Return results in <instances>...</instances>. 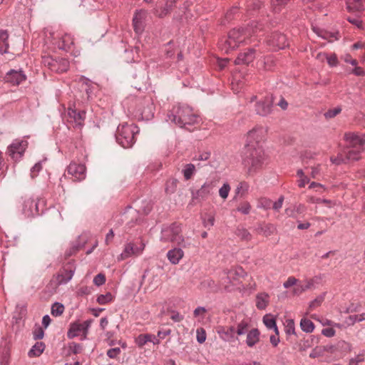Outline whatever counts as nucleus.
Segmentation results:
<instances>
[{
	"label": "nucleus",
	"instance_id": "nucleus-47",
	"mask_svg": "<svg viewBox=\"0 0 365 365\" xmlns=\"http://www.w3.org/2000/svg\"><path fill=\"white\" fill-rule=\"evenodd\" d=\"M341 107L338 106L334 108L329 110L324 114V115L327 119H330L337 115L339 113H341Z\"/></svg>",
	"mask_w": 365,
	"mask_h": 365
},
{
	"label": "nucleus",
	"instance_id": "nucleus-35",
	"mask_svg": "<svg viewBox=\"0 0 365 365\" xmlns=\"http://www.w3.org/2000/svg\"><path fill=\"white\" fill-rule=\"evenodd\" d=\"M235 235L243 241H250L252 235L250 232L242 226H238L235 232Z\"/></svg>",
	"mask_w": 365,
	"mask_h": 365
},
{
	"label": "nucleus",
	"instance_id": "nucleus-3",
	"mask_svg": "<svg viewBox=\"0 0 365 365\" xmlns=\"http://www.w3.org/2000/svg\"><path fill=\"white\" fill-rule=\"evenodd\" d=\"M242 164L247 168L249 174L255 173L262 166L264 151L258 143H247L242 151Z\"/></svg>",
	"mask_w": 365,
	"mask_h": 365
},
{
	"label": "nucleus",
	"instance_id": "nucleus-30",
	"mask_svg": "<svg viewBox=\"0 0 365 365\" xmlns=\"http://www.w3.org/2000/svg\"><path fill=\"white\" fill-rule=\"evenodd\" d=\"M346 9L349 12H360L364 9L361 0H347Z\"/></svg>",
	"mask_w": 365,
	"mask_h": 365
},
{
	"label": "nucleus",
	"instance_id": "nucleus-43",
	"mask_svg": "<svg viewBox=\"0 0 365 365\" xmlns=\"http://www.w3.org/2000/svg\"><path fill=\"white\" fill-rule=\"evenodd\" d=\"M364 355H365V351H361L358 355H356L354 358H351L349 360L348 365H359V364L361 362H363L364 361Z\"/></svg>",
	"mask_w": 365,
	"mask_h": 365
},
{
	"label": "nucleus",
	"instance_id": "nucleus-40",
	"mask_svg": "<svg viewBox=\"0 0 365 365\" xmlns=\"http://www.w3.org/2000/svg\"><path fill=\"white\" fill-rule=\"evenodd\" d=\"M113 297L110 292H107L106 294H100L97 297V302L99 304H106L110 302H112Z\"/></svg>",
	"mask_w": 365,
	"mask_h": 365
},
{
	"label": "nucleus",
	"instance_id": "nucleus-24",
	"mask_svg": "<svg viewBox=\"0 0 365 365\" xmlns=\"http://www.w3.org/2000/svg\"><path fill=\"white\" fill-rule=\"evenodd\" d=\"M217 332L222 339L225 341H230L235 339V328L233 326L222 327L218 329Z\"/></svg>",
	"mask_w": 365,
	"mask_h": 365
},
{
	"label": "nucleus",
	"instance_id": "nucleus-2",
	"mask_svg": "<svg viewBox=\"0 0 365 365\" xmlns=\"http://www.w3.org/2000/svg\"><path fill=\"white\" fill-rule=\"evenodd\" d=\"M129 110L138 119L151 120L154 116L155 106L150 95L140 96L131 98Z\"/></svg>",
	"mask_w": 365,
	"mask_h": 365
},
{
	"label": "nucleus",
	"instance_id": "nucleus-45",
	"mask_svg": "<svg viewBox=\"0 0 365 365\" xmlns=\"http://www.w3.org/2000/svg\"><path fill=\"white\" fill-rule=\"evenodd\" d=\"M43 63L53 71L54 65H56V58H53L51 56L44 57L43 58Z\"/></svg>",
	"mask_w": 365,
	"mask_h": 365
},
{
	"label": "nucleus",
	"instance_id": "nucleus-46",
	"mask_svg": "<svg viewBox=\"0 0 365 365\" xmlns=\"http://www.w3.org/2000/svg\"><path fill=\"white\" fill-rule=\"evenodd\" d=\"M285 332L287 335L295 334L294 322L293 319L286 321Z\"/></svg>",
	"mask_w": 365,
	"mask_h": 365
},
{
	"label": "nucleus",
	"instance_id": "nucleus-13",
	"mask_svg": "<svg viewBox=\"0 0 365 365\" xmlns=\"http://www.w3.org/2000/svg\"><path fill=\"white\" fill-rule=\"evenodd\" d=\"M274 98L272 96H267L263 99L257 101L255 104L257 114L262 116H267L272 113Z\"/></svg>",
	"mask_w": 365,
	"mask_h": 365
},
{
	"label": "nucleus",
	"instance_id": "nucleus-50",
	"mask_svg": "<svg viewBox=\"0 0 365 365\" xmlns=\"http://www.w3.org/2000/svg\"><path fill=\"white\" fill-rule=\"evenodd\" d=\"M337 34H338V33H328L327 31L322 32L321 31L320 37H321V38L327 39V40H328V41L331 42L334 40L337 39V37H336Z\"/></svg>",
	"mask_w": 365,
	"mask_h": 365
},
{
	"label": "nucleus",
	"instance_id": "nucleus-34",
	"mask_svg": "<svg viewBox=\"0 0 365 365\" xmlns=\"http://www.w3.org/2000/svg\"><path fill=\"white\" fill-rule=\"evenodd\" d=\"M195 171L196 170L195 165L192 163H187L183 166L182 173L185 180H188L191 179L192 177L195 175Z\"/></svg>",
	"mask_w": 365,
	"mask_h": 365
},
{
	"label": "nucleus",
	"instance_id": "nucleus-36",
	"mask_svg": "<svg viewBox=\"0 0 365 365\" xmlns=\"http://www.w3.org/2000/svg\"><path fill=\"white\" fill-rule=\"evenodd\" d=\"M152 338H153V334H140L135 338V342L138 347L142 348L148 341H151Z\"/></svg>",
	"mask_w": 365,
	"mask_h": 365
},
{
	"label": "nucleus",
	"instance_id": "nucleus-59",
	"mask_svg": "<svg viewBox=\"0 0 365 365\" xmlns=\"http://www.w3.org/2000/svg\"><path fill=\"white\" fill-rule=\"evenodd\" d=\"M69 349L72 351L73 354H77L81 351L82 346L79 344L73 342L69 345Z\"/></svg>",
	"mask_w": 365,
	"mask_h": 365
},
{
	"label": "nucleus",
	"instance_id": "nucleus-10",
	"mask_svg": "<svg viewBox=\"0 0 365 365\" xmlns=\"http://www.w3.org/2000/svg\"><path fill=\"white\" fill-rule=\"evenodd\" d=\"M43 206V202L33 198L26 199L23 204V212L27 217L40 215L43 213V207L39 210V206Z\"/></svg>",
	"mask_w": 365,
	"mask_h": 365
},
{
	"label": "nucleus",
	"instance_id": "nucleus-48",
	"mask_svg": "<svg viewBox=\"0 0 365 365\" xmlns=\"http://www.w3.org/2000/svg\"><path fill=\"white\" fill-rule=\"evenodd\" d=\"M230 190V185L228 183H224L219 190V195L222 199H226L228 197Z\"/></svg>",
	"mask_w": 365,
	"mask_h": 365
},
{
	"label": "nucleus",
	"instance_id": "nucleus-25",
	"mask_svg": "<svg viewBox=\"0 0 365 365\" xmlns=\"http://www.w3.org/2000/svg\"><path fill=\"white\" fill-rule=\"evenodd\" d=\"M182 248V247H175L168 252L167 257L171 264H177L182 258V257L184 256V252Z\"/></svg>",
	"mask_w": 365,
	"mask_h": 365
},
{
	"label": "nucleus",
	"instance_id": "nucleus-27",
	"mask_svg": "<svg viewBox=\"0 0 365 365\" xmlns=\"http://www.w3.org/2000/svg\"><path fill=\"white\" fill-rule=\"evenodd\" d=\"M260 332L258 329L254 328L247 334L246 344L249 347L254 346L259 340Z\"/></svg>",
	"mask_w": 365,
	"mask_h": 365
},
{
	"label": "nucleus",
	"instance_id": "nucleus-32",
	"mask_svg": "<svg viewBox=\"0 0 365 365\" xmlns=\"http://www.w3.org/2000/svg\"><path fill=\"white\" fill-rule=\"evenodd\" d=\"M45 344L43 342H36L28 353L30 357L40 356L45 349Z\"/></svg>",
	"mask_w": 365,
	"mask_h": 365
},
{
	"label": "nucleus",
	"instance_id": "nucleus-20",
	"mask_svg": "<svg viewBox=\"0 0 365 365\" xmlns=\"http://www.w3.org/2000/svg\"><path fill=\"white\" fill-rule=\"evenodd\" d=\"M269 42L270 45L278 49H283L288 46L286 36L279 32L272 34Z\"/></svg>",
	"mask_w": 365,
	"mask_h": 365
},
{
	"label": "nucleus",
	"instance_id": "nucleus-52",
	"mask_svg": "<svg viewBox=\"0 0 365 365\" xmlns=\"http://www.w3.org/2000/svg\"><path fill=\"white\" fill-rule=\"evenodd\" d=\"M105 282H106V277L103 274L99 273L94 277L93 283L96 286H98V287L101 286L103 284H105Z\"/></svg>",
	"mask_w": 365,
	"mask_h": 365
},
{
	"label": "nucleus",
	"instance_id": "nucleus-12",
	"mask_svg": "<svg viewBox=\"0 0 365 365\" xmlns=\"http://www.w3.org/2000/svg\"><path fill=\"white\" fill-rule=\"evenodd\" d=\"M324 350L330 351L335 358L339 359L351 351V345L345 341H340L335 345L324 346Z\"/></svg>",
	"mask_w": 365,
	"mask_h": 365
},
{
	"label": "nucleus",
	"instance_id": "nucleus-49",
	"mask_svg": "<svg viewBox=\"0 0 365 365\" xmlns=\"http://www.w3.org/2000/svg\"><path fill=\"white\" fill-rule=\"evenodd\" d=\"M178 180L173 179L167 182L165 191L168 193H173L176 190Z\"/></svg>",
	"mask_w": 365,
	"mask_h": 365
},
{
	"label": "nucleus",
	"instance_id": "nucleus-37",
	"mask_svg": "<svg viewBox=\"0 0 365 365\" xmlns=\"http://www.w3.org/2000/svg\"><path fill=\"white\" fill-rule=\"evenodd\" d=\"M300 327L302 331L310 333L314 329V323L309 319L302 318L300 321Z\"/></svg>",
	"mask_w": 365,
	"mask_h": 365
},
{
	"label": "nucleus",
	"instance_id": "nucleus-5",
	"mask_svg": "<svg viewBox=\"0 0 365 365\" xmlns=\"http://www.w3.org/2000/svg\"><path fill=\"white\" fill-rule=\"evenodd\" d=\"M160 240L164 242L176 243L183 248L189 247L191 245V243L183 237L181 225L178 222L163 225L161 229Z\"/></svg>",
	"mask_w": 365,
	"mask_h": 365
},
{
	"label": "nucleus",
	"instance_id": "nucleus-41",
	"mask_svg": "<svg viewBox=\"0 0 365 365\" xmlns=\"http://www.w3.org/2000/svg\"><path fill=\"white\" fill-rule=\"evenodd\" d=\"M313 286L312 282H308L305 284H297L294 287V294H299L306 289H310Z\"/></svg>",
	"mask_w": 365,
	"mask_h": 365
},
{
	"label": "nucleus",
	"instance_id": "nucleus-54",
	"mask_svg": "<svg viewBox=\"0 0 365 365\" xmlns=\"http://www.w3.org/2000/svg\"><path fill=\"white\" fill-rule=\"evenodd\" d=\"M251 209V206L249 202H244L242 205H240L237 207V211L242 212L244 215H247L250 213Z\"/></svg>",
	"mask_w": 365,
	"mask_h": 365
},
{
	"label": "nucleus",
	"instance_id": "nucleus-21",
	"mask_svg": "<svg viewBox=\"0 0 365 365\" xmlns=\"http://www.w3.org/2000/svg\"><path fill=\"white\" fill-rule=\"evenodd\" d=\"M256 50L254 48H248L247 51L240 53L235 60L236 65L245 64L248 65L255 58Z\"/></svg>",
	"mask_w": 365,
	"mask_h": 365
},
{
	"label": "nucleus",
	"instance_id": "nucleus-26",
	"mask_svg": "<svg viewBox=\"0 0 365 365\" xmlns=\"http://www.w3.org/2000/svg\"><path fill=\"white\" fill-rule=\"evenodd\" d=\"M255 231L257 234L269 237L275 232L276 227L274 225L270 223H260L255 227Z\"/></svg>",
	"mask_w": 365,
	"mask_h": 365
},
{
	"label": "nucleus",
	"instance_id": "nucleus-31",
	"mask_svg": "<svg viewBox=\"0 0 365 365\" xmlns=\"http://www.w3.org/2000/svg\"><path fill=\"white\" fill-rule=\"evenodd\" d=\"M69 68V61L65 58L56 59V65H54L53 71L56 73H64Z\"/></svg>",
	"mask_w": 365,
	"mask_h": 365
},
{
	"label": "nucleus",
	"instance_id": "nucleus-29",
	"mask_svg": "<svg viewBox=\"0 0 365 365\" xmlns=\"http://www.w3.org/2000/svg\"><path fill=\"white\" fill-rule=\"evenodd\" d=\"M9 48V34L5 30H0V54L8 52Z\"/></svg>",
	"mask_w": 365,
	"mask_h": 365
},
{
	"label": "nucleus",
	"instance_id": "nucleus-56",
	"mask_svg": "<svg viewBox=\"0 0 365 365\" xmlns=\"http://www.w3.org/2000/svg\"><path fill=\"white\" fill-rule=\"evenodd\" d=\"M33 334L35 340L41 339L44 336L43 329L41 327H38L34 330Z\"/></svg>",
	"mask_w": 365,
	"mask_h": 365
},
{
	"label": "nucleus",
	"instance_id": "nucleus-19",
	"mask_svg": "<svg viewBox=\"0 0 365 365\" xmlns=\"http://www.w3.org/2000/svg\"><path fill=\"white\" fill-rule=\"evenodd\" d=\"M344 139L347 143V147L363 149L365 139L354 133H348L344 135Z\"/></svg>",
	"mask_w": 365,
	"mask_h": 365
},
{
	"label": "nucleus",
	"instance_id": "nucleus-53",
	"mask_svg": "<svg viewBox=\"0 0 365 365\" xmlns=\"http://www.w3.org/2000/svg\"><path fill=\"white\" fill-rule=\"evenodd\" d=\"M349 319L351 322L352 324H355L356 322L364 321L365 312L360 314L351 315L349 316Z\"/></svg>",
	"mask_w": 365,
	"mask_h": 365
},
{
	"label": "nucleus",
	"instance_id": "nucleus-64",
	"mask_svg": "<svg viewBox=\"0 0 365 365\" xmlns=\"http://www.w3.org/2000/svg\"><path fill=\"white\" fill-rule=\"evenodd\" d=\"M297 279L293 277H290L287 279V280L284 283V287L285 288H289L294 284H296V282H297Z\"/></svg>",
	"mask_w": 365,
	"mask_h": 365
},
{
	"label": "nucleus",
	"instance_id": "nucleus-61",
	"mask_svg": "<svg viewBox=\"0 0 365 365\" xmlns=\"http://www.w3.org/2000/svg\"><path fill=\"white\" fill-rule=\"evenodd\" d=\"M170 319L175 322H180L184 319L183 316L180 314L179 312L173 310Z\"/></svg>",
	"mask_w": 365,
	"mask_h": 365
},
{
	"label": "nucleus",
	"instance_id": "nucleus-6",
	"mask_svg": "<svg viewBox=\"0 0 365 365\" xmlns=\"http://www.w3.org/2000/svg\"><path fill=\"white\" fill-rule=\"evenodd\" d=\"M138 132L139 128L135 124L120 125L115 133L116 141L124 148H131L135 142V135Z\"/></svg>",
	"mask_w": 365,
	"mask_h": 365
},
{
	"label": "nucleus",
	"instance_id": "nucleus-23",
	"mask_svg": "<svg viewBox=\"0 0 365 365\" xmlns=\"http://www.w3.org/2000/svg\"><path fill=\"white\" fill-rule=\"evenodd\" d=\"M145 247L144 243L140 242V248L134 250V244L129 242L125 245L123 252L120 254V259H124L132 255H140Z\"/></svg>",
	"mask_w": 365,
	"mask_h": 365
},
{
	"label": "nucleus",
	"instance_id": "nucleus-7",
	"mask_svg": "<svg viewBox=\"0 0 365 365\" xmlns=\"http://www.w3.org/2000/svg\"><path fill=\"white\" fill-rule=\"evenodd\" d=\"M129 73L131 77L135 80L132 86L138 91L145 87L147 83V72L145 66L143 63H138L132 66Z\"/></svg>",
	"mask_w": 365,
	"mask_h": 365
},
{
	"label": "nucleus",
	"instance_id": "nucleus-17",
	"mask_svg": "<svg viewBox=\"0 0 365 365\" xmlns=\"http://www.w3.org/2000/svg\"><path fill=\"white\" fill-rule=\"evenodd\" d=\"M91 320H86L81 324H73L68 331L67 336L68 339H73L83 332L86 334L91 326Z\"/></svg>",
	"mask_w": 365,
	"mask_h": 365
},
{
	"label": "nucleus",
	"instance_id": "nucleus-58",
	"mask_svg": "<svg viewBox=\"0 0 365 365\" xmlns=\"http://www.w3.org/2000/svg\"><path fill=\"white\" fill-rule=\"evenodd\" d=\"M210 152H202V153H199L198 155H196L195 158H193L192 160L206 161L210 158Z\"/></svg>",
	"mask_w": 365,
	"mask_h": 365
},
{
	"label": "nucleus",
	"instance_id": "nucleus-63",
	"mask_svg": "<svg viewBox=\"0 0 365 365\" xmlns=\"http://www.w3.org/2000/svg\"><path fill=\"white\" fill-rule=\"evenodd\" d=\"M207 312V309L204 307H197L193 312V315L197 317L200 315H203Z\"/></svg>",
	"mask_w": 365,
	"mask_h": 365
},
{
	"label": "nucleus",
	"instance_id": "nucleus-39",
	"mask_svg": "<svg viewBox=\"0 0 365 365\" xmlns=\"http://www.w3.org/2000/svg\"><path fill=\"white\" fill-rule=\"evenodd\" d=\"M249 324L245 321H242L237 324V329H235V334L237 335H243L247 334Z\"/></svg>",
	"mask_w": 365,
	"mask_h": 365
},
{
	"label": "nucleus",
	"instance_id": "nucleus-18",
	"mask_svg": "<svg viewBox=\"0 0 365 365\" xmlns=\"http://www.w3.org/2000/svg\"><path fill=\"white\" fill-rule=\"evenodd\" d=\"M4 79L6 82L17 86L26 81V76L22 70L11 69L6 73Z\"/></svg>",
	"mask_w": 365,
	"mask_h": 365
},
{
	"label": "nucleus",
	"instance_id": "nucleus-57",
	"mask_svg": "<svg viewBox=\"0 0 365 365\" xmlns=\"http://www.w3.org/2000/svg\"><path fill=\"white\" fill-rule=\"evenodd\" d=\"M120 353L119 347L111 348L107 351V356L110 359H115Z\"/></svg>",
	"mask_w": 365,
	"mask_h": 365
},
{
	"label": "nucleus",
	"instance_id": "nucleus-62",
	"mask_svg": "<svg viewBox=\"0 0 365 365\" xmlns=\"http://www.w3.org/2000/svg\"><path fill=\"white\" fill-rule=\"evenodd\" d=\"M248 185L245 182H240L237 189H236V193L239 194L242 192V195L244 194L247 190Z\"/></svg>",
	"mask_w": 365,
	"mask_h": 365
},
{
	"label": "nucleus",
	"instance_id": "nucleus-8",
	"mask_svg": "<svg viewBox=\"0 0 365 365\" xmlns=\"http://www.w3.org/2000/svg\"><path fill=\"white\" fill-rule=\"evenodd\" d=\"M363 149L346 147V148L337 157L330 158L331 162L335 165L346 163L349 160H358L360 158V153Z\"/></svg>",
	"mask_w": 365,
	"mask_h": 365
},
{
	"label": "nucleus",
	"instance_id": "nucleus-42",
	"mask_svg": "<svg viewBox=\"0 0 365 365\" xmlns=\"http://www.w3.org/2000/svg\"><path fill=\"white\" fill-rule=\"evenodd\" d=\"M257 128H253L247 133V143L255 144L258 143L257 141Z\"/></svg>",
	"mask_w": 365,
	"mask_h": 365
},
{
	"label": "nucleus",
	"instance_id": "nucleus-38",
	"mask_svg": "<svg viewBox=\"0 0 365 365\" xmlns=\"http://www.w3.org/2000/svg\"><path fill=\"white\" fill-rule=\"evenodd\" d=\"M64 309L63 304L55 302L51 307V314L54 317H59L63 313Z\"/></svg>",
	"mask_w": 365,
	"mask_h": 365
},
{
	"label": "nucleus",
	"instance_id": "nucleus-33",
	"mask_svg": "<svg viewBox=\"0 0 365 365\" xmlns=\"http://www.w3.org/2000/svg\"><path fill=\"white\" fill-rule=\"evenodd\" d=\"M268 294L266 293H260L257 295L256 297V306L260 309H264L268 304Z\"/></svg>",
	"mask_w": 365,
	"mask_h": 365
},
{
	"label": "nucleus",
	"instance_id": "nucleus-55",
	"mask_svg": "<svg viewBox=\"0 0 365 365\" xmlns=\"http://www.w3.org/2000/svg\"><path fill=\"white\" fill-rule=\"evenodd\" d=\"M347 21L351 23V24L356 26L359 29H363V22L362 21L358 18V17H348Z\"/></svg>",
	"mask_w": 365,
	"mask_h": 365
},
{
	"label": "nucleus",
	"instance_id": "nucleus-1",
	"mask_svg": "<svg viewBox=\"0 0 365 365\" xmlns=\"http://www.w3.org/2000/svg\"><path fill=\"white\" fill-rule=\"evenodd\" d=\"M168 120L180 128L188 129L187 125L197 123L198 116L193 113L190 106L178 104L174 106L170 110Z\"/></svg>",
	"mask_w": 365,
	"mask_h": 365
},
{
	"label": "nucleus",
	"instance_id": "nucleus-14",
	"mask_svg": "<svg viewBox=\"0 0 365 365\" xmlns=\"http://www.w3.org/2000/svg\"><path fill=\"white\" fill-rule=\"evenodd\" d=\"M215 185L213 182H205L200 189L191 190L192 200H204L208 197L213 190Z\"/></svg>",
	"mask_w": 365,
	"mask_h": 365
},
{
	"label": "nucleus",
	"instance_id": "nucleus-9",
	"mask_svg": "<svg viewBox=\"0 0 365 365\" xmlns=\"http://www.w3.org/2000/svg\"><path fill=\"white\" fill-rule=\"evenodd\" d=\"M76 270L75 264L73 262L66 264L58 272L56 276V286L68 283L73 277Z\"/></svg>",
	"mask_w": 365,
	"mask_h": 365
},
{
	"label": "nucleus",
	"instance_id": "nucleus-60",
	"mask_svg": "<svg viewBox=\"0 0 365 365\" xmlns=\"http://www.w3.org/2000/svg\"><path fill=\"white\" fill-rule=\"evenodd\" d=\"M326 58L327 63L330 66H336L337 65L338 60L335 54H331L330 56L326 55Z\"/></svg>",
	"mask_w": 365,
	"mask_h": 365
},
{
	"label": "nucleus",
	"instance_id": "nucleus-51",
	"mask_svg": "<svg viewBox=\"0 0 365 365\" xmlns=\"http://www.w3.org/2000/svg\"><path fill=\"white\" fill-rule=\"evenodd\" d=\"M206 340V332L203 328L197 329V341L200 344H202Z\"/></svg>",
	"mask_w": 365,
	"mask_h": 365
},
{
	"label": "nucleus",
	"instance_id": "nucleus-44",
	"mask_svg": "<svg viewBox=\"0 0 365 365\" xmlns=\"http://www.w3.org/2000/svg\"><path fill=\"white\" fill-rule=\"evenodd\" d=\"M275 66V60L272 56H266L264 58V68L265 70H272Z\"/></svg>",
	"mask_w": 365,
	"mask_h": 365
},
{
	"label": "nucleus",
	"instance_id": "nucleus-22",
	"mask_svg": "<svg viewBox=\"0 0 365 365\" xmlns=\"http://www.w3.org/2000/svg\"><path fill=\"white\" fill-rule=\"evenodd\" d=\"M68 115L77 125H81L86 118V111L69 107L68 108Z\"/></svg>",
	"mask_w": 365,
	"mask_h": 365
},
{
	"label": "nucleus",
	"instance_id": "nucleus-28",
	"mask_svg": "<svg viewBox=\"0 0 365 365\" xmlns=\"http://www.w3.org/2000/svg\"><path fill=\"white\" fill-rule=\"evenodd\" d=\"M262 322L267 329H273L275 334H279L276 319L271 314H265L262 318Z\"/></svg>",
	"mask_w": 365,
	"mask_h": 365
},
{
	"label": "nucleus",
	"instance_id": "nucleus-11",
	"mask_svg": "<svg viewBox=\"0 0 365 365\" xmlns=\"http://www.w3.org/2000/svg\"><path fill=\"white\" fill-rule=\"evenodd\" d=\"M28 142L23 140H15L8 147L7 153L12 159L17 161L21 158L26 148Z\"/></svg>",
	"mask_w": 365,
	"mask_h": 365
},
{
	"label": "nucleus",
	"instance_id": "nucleus-16",
	"mask_svg": "<svg viewBox=\"0 0 365 365\" xmlns=\"http://www.w3.org/2000/svg\"><path fill=\"white\" fill-rule=\"evenodd\" d=\"M86 166L83 164L71 163L67 168L68 175L73 177L74 180L81 181L86 178Z\"/></svg>",
	"mask_w": 365,
	"mask_h": 365
},
{
	"label": "nucleus",
	"instance_id": "nucleus-4",
	"mask_svg": "<svg viewBox=\"0 0 365 365\" xmlns=\"http://www.w3.org/2000/svg\"><path fill=\"white\" fill-rule=\"evenodd\" d=\"M257 24L252 22L246 28L233 29L228 34V38L225 41L226 52L235 50L241 43H247V37L256 33Z\"/></svg>",
	"mask_w": 365,
	"mask_h": 365
},
{
	"label": "nucleus",
	"instance_id": "nucleus-15",
	"mask_svg": "<svg viewBox=\"0 0 365 365\" xmlns=\"http://www.w3.org/2000/svg\"><path fill=\"white\" fill-rule=\"evenodd\" d=\"M321 325L323 328L321 329V334L326 337H333L336 334V329H342L344 325L339 323H336L329 319H321Z\"/></svg>",
	"mask_w": 365,
	"mask_h": 365
}]
</instances>
